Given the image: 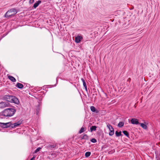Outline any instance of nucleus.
Instances as JSON below:
<instances>
[{
	"instance_id": "nucleus-19",
	"label": "nucleus",
	"mask_w": 160,
	"mask_h": 160,
	"mask_svg": "<svg viewBox=\"0 0 160 160\" xmlns=\"http://www.w3.org/2000/svg\"><path fill=\"white\" fill-rule=\"evenodd\" d=\"M85 128H84L83 127H82L81 128L80 130L79 131V133H82V132H84L85 131Z\"/></svg>"
},
{
	"instance_id": "nucleus-3",
	"label": "nucleus",
	"mask_w": 160,
	"mask_h": 160,
	"mask_svg": "<svg viewBox=\"0 0 160 160\" xmlns=\"http://www.w3.org/2000/svg\"><path fill=\"white\" fill-rule=\"evenodd\" d=\"M17 12L16 10L14 8L11 9L7 12L5 15V17L12 16L16 14Z\"/></svg>"
},
{
	"instance_id": "nucleus-2",
	"label": "nucleus",
	"mask_w": 160,
	"mask_h": 160,
	"mask_svg": "<svg viewBox=\"0 0 160 160\" xmlns=\"http://www.w3.org/2000/svg\"><path fill=\"white\" fill-rule=\"evenodd\" d=\"M4 98L8 102H13L16 104H18L19 103L18 98L14 96H6Z\"/></svg>"
},
{
	"instance_id": "nucleus-21",
	"label": "nucleus",
	"mask_w": 160,
	"mask_h": 160,
	"mask_svg": "<svg viewBox=\"0 0 160 160\" xmlns=\"http://www.w3.org/2000/svg\"><path fill=\"white\" fill-rule=\"evenodd\" d=\"M91 152H87L85 154L86 157H88L90 155Z\"/></svg>"
},
{
	"instance_id": "nucleus-18",
	"label": "nucleus",
	"mask_w": 160,
	"mask_h": 160,
	"mask_svg": "<svg viewBox=\"0 0 160 160\" xmlns=\"http://www.w3.org/2000/svg\"><path fill=\"white\" fill-rule=\"evenodd\" d=\"M127 137H128L129 136V134L128 132L126 131H123L122 132Z\"/></svg>"
},
{
	"instance_id": "nucleus-17",
	"label": "nucleus",
	"mask_w": 160,
	"mask_h": 160,
	"mask_svg": "<svg viewBox=\"0 0 160 160\" xmlns=\"http://www.w3.org/2000/svg\"><path fill=\"white\" fill-rule=\"evenodd\" d=\"M96 127L95 126H92L90 128V130L91 132L93 131H95L96 130Z\"/></svg>"
},
{
	"instance_id": "nucleus-9",
	"label": "nucleus",
	"mask_w": 160,
	"mask_h": 160,
	"mask_svg": "<svg viewBox=\"0 0 160 160\" xmlns=\"http://www.w3.org/2000/svg\"><path fill=\"white\" fill-rule=\"evenodd\" d=\"M21 124V123L20 122H16L12 124L11 123V126L12 128H14L19 126Z\"/></svg>"
},
{
	"instance_id": "nucleus-24",
	"label": "nucleus",
	"mask_w": 160,
	"mask_h": 160,
	"mask_svg": "<svg viewBox=\"0 0 160 160\" xmlns=\"http://www.w3.org/2000/svg\"><path fill=\"white\" fill-rule=\"evenodd\" d=\"M34 2V0H30L29 3H32Z\"/></svg>"
},
{
	"instance_id": "nucleus-4",
	"label": "nucleus",
	"mask_w": 160,
	"mask_h": 160,
	"mask_svg": "<svg viewBox=\"0 0 160 160\" xmlns=\"http://www.w3.org/2000/svg\"><path fill=\"white\" fill-rule=\"evenodd\" d=\"M10 103L8 102H0V108H3L8 107Z\"/></svg>"
},
{
	"instance_id": "nucleus-6",
	"label": "nucleus",
	"mask_w": 160,
	"mask_h": 160,
	"mask_svg": "<svg viewBox=\"0 0 160 160\" xmlns=\"http://www.w3.org/2000/svg\"><path fill=\"white\" fill-rule=\"evenodd\" d=\"M107 126L110 131V132L109 133V135L111 136H112L114 133V131L113 128L110 124H108Z\"/></svg>"
},
{
	"instance_id": "nucleus-15",
	"label": "nucleus",
	"mask_w": 160,
	"mask_h": 160,
	"mask_svg": "<svg viewBox=\"0 0 160 160\" xmlns=\"http://www.w3.org/2000/svg\"><path fill=\"white\" fill-rule=\"evenodd\" d=\"M115 134L117 137H119L121 135V132L120 131V132H118V131H116L115 132Z\"/></svg>"
},
{
	"instance_id": "nucleus-14",
	"label": "nucleus",
	"mask_w": 160,
	"mask_h": 160,
	"mask_svg": "<svg viewBox=\"0 0 160 160\" xmlns=\"http://www.w3.org/2000/svg\"><path fill=\"white\" fill-rule=\"evenodd\" d=\"M141 126L144 129H146L147 128V126L144 123H140Z\"/></svg>"
},
{
	"instance_id": "nucleus-23",
	"label": "nucleus",
	"mask_w": 160,
	"mask_h": 160,
	"mask_svg": "<svg viewBox=\"0 0 160 160\" xmlns=\"http://www.w3.org/2000/svg\"><path fill=\"white\" fill-rule=\"evenodd\" d=\"M41 149V148H38L34 152L35 153H37V152H38L39 151V150Z\"/></svg>"
},
{
	"instance_id": "nucleus-12",
	"label": "nucleus",
	"mask_w": 160,
	"mask_h": 160,
	"mask_svg": "<svg viewBox=\"0 0 160 160\" xmlns=\"http://www.w3.org/2000/svg\"><path fill=\"white\" fill-rule=\"evenodd\" d=\"M81 80L83 82V85L84 87L85 90L86 91H87V86L86 84V82H85L83 78H82L81 79Z\"/></svg>"
},
{
	"instance_id": "nucleus-26",
	"label": "nucleus",
	"mask_w": 160,
	"mask_h": 160,
	"mask_svg": "<svg viewBox=\"0 0 160 160\" xmlns=\"http://www.w3.org/2000/svg\"><path fill=\"white\" fill-rule=\"evenodd\" d=\"M84 137H87V136L86 135H85L84 136Z\"/></svg>"
},
{
	"instance_id": "nucleus-8",
	"label": "nucleus",
	"mask_w": 160,
	"mask_h": 160,
	"mask_svg": "<svg viewBox=\"0 0 160 160\" xmlns=\"http://www.w3.org/2000/svg\"><path fill=\"white\" fill-rule=\"evenodd\" d=\"M131 122L132 124L137 125L139 124L138 120L137 119L132 118L131 120Z\"/></svg>"
},
{
	"instance_id": "nucleus-5",
	"label": "nucleus",
	"mask_w": 160,
	"mask_h": 160,
	"mask_svg": "<svg viewBox=\"0 0 160 160\" xmlns=\"http://www.w3.org/2000/svg\"><path fill=\"white\" fill-rule=\"evenodd\" d=\"M11 122H8L6 123L0 122V126L3 128H7L11 126Z\"/></svg>"
},
{
	"instance_id": "nucleus-11",
	"label": "nucleus",
	"mask_w": 160,
	"mask_h": 160,
	"mask_svg": "<svg viewBox=\"0 0 160 160\" xmlns=\"http://www.w3.org/2000/svg\"><path fill=\"white\" fill-rule=\"evenodd\" d=\"M8 78L13 82H15L16 81L15 78L12 76H8Z\"/></svg>"
},
{
	"instance_id": "nucleus-13",
	"label": "nucleus",
	"mask_w": 160,
	"mask_h": 160,
	"mask_svg": "<svg viewBox=\"0 0 160 160\" xmlns=\"http://www.w3.org/2000/svg\"><path fill=\"white\" fill-rule=\"evenodd\" d=\"M16 86L18 88H22L23 87V85L20 83H17L16 85Z\"/></svg>"
},
{
	"instance_id": "nucleus-1",
	"label": "nucleus",
	"mask_w": 160,
	"mask_h": 160,
	"mask_svg": "<svg viewBox=\"0 0 160 160\" xmlns=\"http://www.w3.org/2000/svg\"><path fill=\"white\" fill-rule=\"evenodd\" d=\"M16 112L13 108H8L5 109L2 112L1 115L6 117H11L13 116Z\"/></svg>"
},
{
	"instance_id": "nucleus-10",
	"label": "nucleus",
	"mask_w": 160,
	"mask_h": 160,
	"mask_svg": "<svg viewBox=\"0 0 160 160\" xmlns=\"http://www.w3.org/2000/svg\"><path fill=\"white\" fill-rule=\"evenodd\" d=\"M41 1H38L37 2H36L33 5V7L35 8H36L38 5H39L41 3Z\"/></svg>"
},
{
	"instance_id": "nucleus-7",
	"label": "nucleus",
	"mask_w": 160,
	"mask_h": 160,
	"mask_svg": "<svg viewBox=\"0 0 160 160\" xmlns=\"http://www.w3.org/2000/svg\"><path fill=\"white\" fill-rule=\"evenodd\" d=\"M82 39L83 38L82 36L78 35L75 38V42L77 43H79L80 42Z\"/></svg>"
},
{
	"instance_id": "nucleus-20",
	"label": "nucleus",
	"mask_w": 160,
	"mask_h": 160,
	"mask_svg": "<svg viewBox=\"0 0 160 160\" xmlns=\"http://www.w3.org/2000/svg\"><path fill=\"white\" fill-rule=\"evenodd\" d=\"M90 109H91V110L92 112H95V111L96 108L94 106H91L90 107Z\"/></svg>"
},
{
	"instance_id": "nucleus-16",
	"label": "nucleus",
	"mask_w": 160,
	"mask_h": 160,
	"mask_svg": "<svg viewBox=\"0 0 160 160\" xmlns=\"http://www.w3.org/2000/svg\"><path fill=\"white\" fill-rule=\"evenodd\" d=\"M124 123L123 122H120L118 124V126L119 127H122L124 125Z\"/></svg>"
},
{
	"instance_id": "nucleus-25",
	"label": "nucleus",
	"mask_w": 160,
	"mask_h": 160,
	"mask_svg": "<svg viewBox=\"0 0 160 160\" xmlns=\"http://www.w3.org/2000/svg\"><path fill=\"white\" fill-rule=\"evenodd\" d=\"M35 157H33L30 160H35Z\"/></svg>"
},
{
	"instance_id": "nucleus-22",
	"label": "nucleus",
	"mask_w": 160,
	"mask_h": 160,
	"mask_svg": "<svg viewBox=\"0 0 160 160\" xmlns=\"http://www.w3.org/2000/svg\"><path fill=\"white\" fill-rule=\"evenodd\" d=\"M91 141L92 142L95 143L96 142L97 140L95 138H92L91 139Z\"/></svg>"
}]
</instances>
